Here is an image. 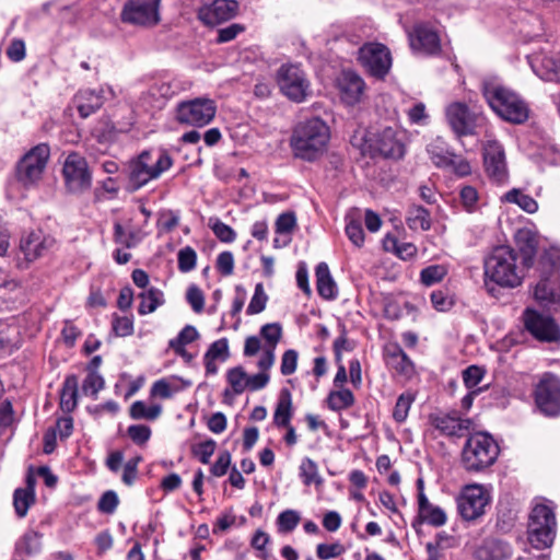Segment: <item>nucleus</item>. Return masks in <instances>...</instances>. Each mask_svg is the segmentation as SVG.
Listing matches in <instances>:
<instances>
[{"label": "nucleus", "mask_w": 560, "mask_h": 560, "mask_svg": "<svg viewBox=\"0 0 560 560\" xmlns=\"http://www.w3.org/2000/svg\"><path fill=\"white\" fill-rule=\"evenodd\" d=\"M55 244V238L44 235L43 231H31L23 236L20 242V248L25 259L34 261L42 257L45 252Z\"/></svg>", "instance_id": "nucleus-27"}, {"label": "nucleus", "mask_w": 560, "mask_h": 560, "mask_svg": "<svg viewBox=\"0 0 560 560\" xmlns=\"http://www.w3.org/2000/svg\"><path fill=\"white\" fill-rule=\"evenodd\" d=\"M488 501L482 486H466L456 499L458 514L465 521H475L485 514Z\"/></svg>", "instance_id": "nucleus-19"}, {"label": "nucleus", "mask_w": 560, "mask_h": 560, "mask_svg": "<svg viewBox=\"0 0 560 560\" xmlns=\"http://www.w3.org/2000/svg\"><path fill=\"white\" fill-rule=\"evenodd\" d=\"M459 199L467 212H474L477 209L479 194L474 186L465 185L459 190Z\"/></svg>", "instance_id": "nucleus-60"}, {"label": "nucleus", "mask_w": 560, "mask_h": 560, "mask_svg": "<svg viewBox=\"0 0 560 560\" xmlns=\"http://www.w3.org/2000/svg\"><path fill=\"white\" fill-rule=\"evenodd\" d=\"M119 504V499L114 490L105 491L98 502L97 510L104 514H113Z\"/></svg>", "instance_id": "nucleus-62"}, {"label": "nucleus", "mask_w": 560, "mask_h": 560, "mask_svg": "<svg viewBox=\"0 0 560 560\" xmlns=\"http://www.w3.org/2000/svg\"><path fill=\"white\" fill-rule=\"evenodd\" d=\"M112 330L117 337H129L135 331L132 316L113 315Z\"/></svg>", "instance_id": "nucleus-53"}, {"label": "nucleus", "mask_w": 560, "mask_h": 560, "mask_svg": "<svg viewBox=\"0 0 560 560\" xmlns=\"http://www.w3.org/2000/svg\"><path fill=\"white\" fill-rule=\"evenodd\" d=\"M429 421L431 425L440 431L441 434L450 438H462L470 430L472 420L468 418H460L457 411H452L445 415H430Z\"/></svg>", "instance_id": "nucleus-23"}, {"label": "nucleus", "mask_w": 560, "mask_h": 560, "mask_svg": "<svg viewBox=\"0 0 560 560\" xmlns=\"http://www.w3.org/2000/svg\"><path fill=\"white\" fill-rule=\"evenodd\" d=\"M341 101L350 106L358 104L365 89L363 79L354 71H342L337 81Z\"/></svg>", "instance_id": "nucleus-25"}, {"label": "nucleus", "mask_w": 560, "mask_h": 560, "mask_svg": "<svg viewBox=\"0 0 560 560\" xmlns=\"http://www.w3.org/2000/svg\"><path fill=\"white\" fill-rule=\"evenodd\" d=\"M447 275V268L444 265H430L420 272L422 284L430 287L441 282Z\"/></svg>", "instance_id": "nucleus-49"}, {"label": "nucleus", "mask_w": 560, "mask_h": 560, "mask_svg": "<svg viewBox=\"0 0 560 560\" xmlns=\"http://www.w3.org/2000/svg\"><path fill=\"white\" fill-rule=\"evenodd\" d=\"M431 304L438 312H447L454 304V299L448 294L447 290H434L430 295Z\"/></svg>", "instance_id": "nucleus-56"}, {"label": "nucleus", "mask_w": 560, "mask_h": 560, "mask_svg": "<svg viewBox=\"0 0 560 560\" xmlns=\"http://www.w3.org/2000/svg\"><path fill=\"white\" fill-rule=\"evenodd\" d=\"M152 434L151 428L147 424H131L127 429V435L137 445L143 446Z\"/></svg>", "instance_id": "nucleus-59"}, {"label": "nucleus", "mask_w": 560, "mask_h": 560, "mask_svg": "<svg viewBox=\"0 0 560 560\" xmlns=\"http://www.w3.org/2000/svg\"><path fill=\"white\" fill-rule=\"evenodd\" d=\"M161 0H127L120 13L121 22L137 26H154L161 18Z\"/></svg>", "instance_id": "nucleus-16"}, {"label": "nucleus", "mask_w": 560, "mask_h": 560, "mask_svg": "<svg viewBox=\"0 0 560 560\" xmlns=\"http://www.w3.org/2000/svg\"><path fill=\"white\" fill-rule=\"evenodd\" d=\"M505 201L517 205L523 211L533 214L538 210L537 201L517 188L509 190L504 196Z\"/></svg>", "instance_id": "nucleus-41"}, {"label": "nucleus", "mask_w": 560, "mask_h": 560, "mask_svg": "<svg viewBox=\"0 0 560 560\" xmlns=\"http://www.w3.org/2000/svg\"><path fill=\"white\" fill-rule=\"evenodd\" d=\"M447 522L446 513L440 506L433 505L424 493L418 495L417 524H429L441 527Z\"/></svg>", "instance_id": "nucleus-29"}, {"label": "nucleus", "mask_w": 560, "mask_h": 560, "mask_svg": "<svg viewBox=\"0 0 560 560\" xmlns=\"http://www.w3.org/2000/svg\"><path fill=\"white\" fill-rule=\"evenodd\" d=\"M42 533L27 529L15 542V555L32 557L39 553L42 551Z\"/></svg>", "instance_id": "nucleus-34"}, {"label": "nucleus", "mask_w": 560, "mask_h": 560, "mask_svg": "<svg viewBox=\"0 0 560 560\" xmlns=\"http://www.w3.org/2000/svg\"><path fill=\"white\" fill-rule=\"evenodd\" d=\"M299 352L294 349H288L281 357L280 372L284 376H289L296 371Z\"/></svg>", "instance_id": "nucleus-64"}, {"label": "nucleus", "mask_w": 560, "mask_h": 560, "mask_svg": "<svg viewBox=\"0 0 560 560\" xmlns=\"http://www.w3.org/2000/svg\"><path fill=\"white\" fill-rule=\"evenodd\" d=\"M383 355L387 368L398 375L410 377L415 373V364L398 342L385 345Z\"/></svg>", "instance_id": "nucleus-26"}, {"label": "nucleus", "mask_w": 560, "mask_h": 560, "mask_svg": "<svg viewBox=\"0 0 560 560\" xmlns=\"http://www.w3.org/2000/svg\"><path fill=\"white\" fill-rule=\"evenodd\" d=\"M529 65L541 80L560 84V51L534 52Z\"/></svg>", "instance_id": "nucleus-21"}, {"label": "nucleus", "mask_w": 560, "mask_h": 560, "mask_svg": "<svg viewBox=\"0 0 560 560\" xmlns=\"http://www.w3.org/2000/svg\"><path fill=\"white\" fill-rule=\"evenodd\" d=\"M104 93L102 90H80L72 98V103L77 108L81 118H88L96 113L104 104Z\"/></svg>", "instance_id": "nucleus-28"}, {"label": "nucleus", "mask_w": 560, "mask_h": 560, "mask_svg": "<svg viewBox=\"0 0 560 560\" xmlns=\"http://www.w3.org/2000/svg\"><path fill=\"white\" fill-rule=\"evenodd\" d=\"M294 416V407L292 402V393L289 388L283 387L280 389L276 408L273 412V425L281 429V427H289Z\"/></svg>", "instance_id": "nucleus-30"}, {"label": "nucleus", "mask_w": 560, "mask_h": 560, "mask_svg": "<svg viewBox=\"0 0 560 560\" xmlns=\"http://www.w3.org/2000/svg\"><path fill=\"white\" fill-rule=\"evenodd\" d=\"M330 130L324 119L313 117L299 122L293 129L290 147L295 158L315 162L326 152Z\"/></svg>", "instance_id": "nucleus-2"}, {"label": "nucleus", "mask_w": 560, "mask_h": 560, "mask_svg": "<svg viewBox=\"0 0 560 560\" xmlns=\"http://www.w3.org/2000/svg\"><path fill=\"white\" fill-rule=\"evenodd\" d=\"M78 376L75 374H69L65 377L62 387L60 389L59 408L65 413H71L78 406Z\"/></svg>", "instance_id": "nucleus-33"}, {"label": "nucleus", "mask_w": 560, "mask_h": 560, "mask_svg": "<svg viewBox=\"0 0 560 560\" xmlns=\"http://www.w3.org/2000/svg\"><path fill=\"white\" fill-rule=\"evenodd\" d=\"M50 156L48 143H38L22 155L14 166L16 182L25 189L34 188L42 180Z\"/></svg>", "instance_id": "nucleus-9"}, {"label": "nucleus", "mask_w": 560, "mask_h": 560, "mask_svg": "<svg viewBox=\"0 0 560 560\" xmlns=\"http://www.w3.org/2000/svg\"><path fill=\"white\" fill-rule=\"evenodd\" d=\"M36 501V494L25 491L23 488H18L13 493V506L18 517H25L28 509Z\"/></svg>", "instance_id": "nucleus-44"}, {"label": "nucleus", "mask_w": 560, "mask_h": 560, "mask_svg": "<svg viewBox=\"0 0 560 560\" xmlns=\"http://www.w3.org/2000/svg\"><path fill=\"white\" fill-rule=\"evenodd\" d=\"M268 302V295L264 290V284L261 282L255 285L254 295L250 299V302L246 308L247 315H255L261 313L266 308V304Z\"/></svg>", "instance_id": "nucleus-51"}, {"label": "nucleus", "mask_w": 560, "mask_h": 560, "mask_svg": "<svg viewBox=\"0 0 560 560\" xmlns=\"http://www.w3.org/2000/svg\"><path fill=\"white\" fill-rule=\"evenodd\" d=\"M210 228L215 237L222 243H232L236 238V232L219 219H215V221L210 224Z\"/></svg>", "instance_id": "nucleus-61"}, {"label": "nucleus", "mask_w": 560, "mask_h": 560, "mask_svg": "<svg viewBox=\"0 0 560 560\" xmlns=\"http://www.w3.org/2000/svg\"><path fill=\"white\" fill-rule=\"evenodd\" d=\"M113 238L116 244H120L126 248H135L142 241L140 231H129L126 233L119 222L114 223Z\"/></svg>", "instance_id": "nucleus-43"}, {"label": "nucleus", "mask_w": 560, "mask_h": 560, "mask_svg": "<svg viewBox=\"0 0 560 560\" xmlns=\"http://www.w3.org/2000/svg\"><path fill=\"white\" fill-rule=\"evenodd\" d=\"M296 226V215L293 211L281 213L275 223L277 234L291 233Z\"/></svg>", "instance_id": "nucleus-63"}, {"label": "nucleus", "mask_w": 560, "mask_h": 560, "mask_svg": "<svg viewBox=\"0 0 560 560\" xmlns=\"http://www.w3.org/2000/svg\"><path fill=\"white\" fill-rule=\"evenodd\" d=\"M315 277L318 295L326 301L337 299L338 288L325 261L317 264L315 267Z\"/></svg>", "instance_id": "nucleus-31"}, {"label": "nucleus", "mask_w": 560, "mask_h": 560, "mask_svg": "<svg viewBox=\"0 0 560 560\" xmlns=\"http://www.w3.org/2000/svg\"><path fill=\"white\" fill-rule=\"evenodd\" d=\"M350 143L360 150L362 156L371 159L383 158L399 161L406 154L404 141L398 137L397 130L392 127L375 131H355L350 138Z\"/></svg>", "instance_id": "nucleus-4"}, {"label": "nucleus", "mask_w": 560, "mask_h": 560, "mask_svg": "<svg viewBox=\"0 0 560 560\" xmlns=\"http://www.w3.org/2000/svg\"><path fill=\"white\" fill-rule=\"evenodd\" d=\"M354 402V395L349 388L330 390L326 398L327 407L337 412L352 407Z\"/></svg>", "instance_id": "nucleus-38"}, {"label": "nucleus", "mask_w": 560, "mask_h": 560, "mask_svg": "<svg viewBox=\"0 0 560 560\" xmlns=\"http://www.w3.org/2000/svg\"><path fill=\"white\" fill-rule=\"evenodd\" d=\"M237 7L235 0H213L199 9L198 19L205 25L214 26L234 18Z\"/></svg>", "instance_id": "nucleus-24"}, {"label": "nucleus", "mask_w": 560, "mask_h": 560, "mask_svg": "<svg viewBox=\"0 0 560 560\" xmlns=\"http://www.w3.org/2000/svg\"><path fill=\"white\" fill-rule=\"evenodd\" d=\"M301 521L299 512L295 510H285L277 517V527L279 533H291Z\"/></svg>", "instance_id": "nucleus-52"}, {"label": "nucleus", "mask_w": 560, "mask_h": 560, "mask_svg": "<svg viewBox=\"0 0 560 560\" xmlns=\"http://www.w3.org/2000/svg\"><path fill=\"white\" fill-rule=\"evenodd\" d=\"M280 92L291 102L303 103L312 95L311 83L305 71L298 63H283L276 73Z\"/></svg>", "instance_id": "nucleus-10"}, {"label": "nucleus", "mask_w": 560, "mask_h": 560, "mask_svg": "<svg viewBox=\"0 0 560 560\" xmlns=\"http://www.w3.org/2000/svg\"><path fill=\"white\" fill-rule=\"evenodd\" d=\"M406 223L412 231H429L432 225L431 213L423 206L411 205L407 209Z\"/></svg>", "instance_id": "nucleus-35"}, {"label": "nucleus", "mask_w": 560, "mask_h": 560, "mask_svg": "<svg viewBox=\"0 0 560 560\" xmlns=\"http://www.w3.org/2000/svg\"><path fill=\"white\" fill-rule=\"evenodd\" d=\"M205 359L219 360L224 362L230 357V348L228 338L223 337L213 341L205 353Z\"/></svg>", "instance_id": "nucleus-50"}, {"label": "nucleus", "mask_w": 560, "mask_h": 560, "mask_svg": "<svg viewBox=\"0 0 560 560\" xmlns=\"http://www.w3.org/2000/svg\"><path fill=\"white\" fill-rule=\"evenodd\" d=\"M152 158L151 150H143L139 155L132 158L122 171L127 180L125 189L135 192L147 185L150 180L159 178L164 172L173 166L174 160L166 149L158 150V159L150 165Z\"/></svg>", "instance_id": "nucleus-5"}, {"label": "nucleus", "mask_w": 560, "mask_h": 560, "mask_svg": "<svg viewBox=\"0 0 560 560\" xmlns=\"http://www.w3.org/2000/svg\"><path fill=\"white\" fill-rule=\"evenodd\" d=\"M410 48L427 57H438L442 54L439 32L427 22L416 23L408 34Z\"/></svg>", "instance_id": "nucleus-17"}, {"label": "nucleus", "mask_w": 560, "mask_h": 560, "mask_svg": "<svg viewBox=\"0 0 560 560\" xmlns=\"http://www.w3.org/2000/svg\"><path fill=\"white\" fill-rule=\"evenodd\" d=\"M62 176L67 189L72 194H81L92 186V172L88 161L78 152H70L62 166Z\"/></svg>", "instance_id": "nucleus-14"}, {"label": "nucleus", "mask_w": 560, "mask_h": 560, "mask_svg": "<svg viewBox=\"0 0 560 560\" xmlns=\"http://www.w3.org/2000/svg\"><path fill=\"white\" fill-rule=\"evenodd\" d=\"M447 122L457 138L477 133L478 116L464 102H453L445 110Z\"/></svg>", "instance_id": "nucleus-20"}, {"label": "nucleus", "mask_w": 560, "mask_h": 560, "mask_svg": "<svg viewBox=\"0 0 560 560\" xmlns=\"http://www.w3.org/2000/svg\"><path fill=\"white\" fill-rule=\"evenodd\" d=\"M260 336L265 339L266 343L262 348V353L271 352L273 357H276L275 351L278 342L282 336V326L280 323H270L261 326Z\"/></svg>", "instance_id": "nucleus-39"}, {"label": "nucleus", "mask_w": 560, "mask_h": 560, "mask_svg": "<svg viewBox=\"0 0 560 560\" xmlns=\"http://www.w3.org/2000/svg\"><path fill=\"white\" fill-rule=\"evenodd\" d=\"M217 443L212 439L195 443L190 447V453L194 458H197L202 464H209L211 456L214 454Z\"/></svg>", "instance_id": "nucleus-48"}, {"label": "nucleus", "mask_w": 560, "mask_h": 560, "mask_svg": "<svg viewBox=\"0 0 560 560\" xmlns=\"http://www.w3.org/2000/svg\"><path fill=\"white\" fill-rule=\"evenodd\" d=\"M299 477L304 486H322L324 480L318 474V466L315 460L304 457L299 467Z\"/></svg>", "instance_id": "nucleus-40"}, {"label": "nucleus", "mask_w": 560, "mask_h": 560, "mask_svg": "<svg viewBox=\"0 0 560 560\" xmlns=\"http://www.w3.org/2000/svg\"><path fill=\"white\" fill-rule=\"evenodd\" d=\"M162 412L160 405L147 406L143 400H136L129 408V416L133 420H155Z\"/></svg>", "instance_id": "nucleus-42"}, {"label": "nucleus", "mask_w": 560, "mask_h": 560, "mask_svg": "<svg viewBox=\"0 0 560 560\" xmlns=\"http://www.w3.org/2000/svg\"><path fill=\"white\" fill-rule=\"evenodd\" d=\"M483 287L493 298L500 289H515L520 287L526 273L525 267L517 264V253L510 245H499L483 259Z\"/></svg>", "instance_id": "nucleus-1"}, {"label": "nucleus", "mask_w": 560, "mask_h": 560, "mask_svg": "<svg viewBox=\"0 0 560 560\" xmlns=\"http://www.w3.org/2000/svg\"><path fill=\"white\" fill-rule=\"evenodd\" d=\"M557 534V518L553 508L545 504H536L528 516L527 540L537 549H548L553 545Z\"/></svg>", "instance_id": "nucleus-8"}, {"label": "nucleus", "mask_w": 560, "mask_h": 560, "mask_svg": "<svg viewBox=\"0 0 560 560\" xmlns=\"http://www.w3.org/2000/svg\"><path fill=\"white\" fill-rule=\"evenodd\" d=\"M413 401L415 395L409 392H405L398 396L395 407L393 409V419L397 423H402L406 421L408 412Z\"/></svg>", "instance_id": "nucleus-47"}, {"label": "nucleus", "mask_w": 560, "mask_h": 560, "mask_svg": "<svg viewBox=\"0 0 560 560\" xmlns=\"http://www.w3.org/2000/svg\"><path fill=\"white\" fill-rule=\"evenodd\" d=\"M536 409L547 418L560 416V377L545 372L534 385L532 393Z\"/></svg>", "instance_id": "nucleus-12"}, {"label": "nucleus", "mask_w": 560, "mask_h": 560, "mask_svg": "<svg viewBox=\"0 0 560 560\" xmlns=\"http://www.w3.org/2000/svg\"><path fill=\"white\" fill-rule=\"evenodd\" d=\"M453 536L448 535L446 532H439L434 537V541H429L425 544V551L428 555L427 560H440L442 555L440 553V549L451 548L450 544L453 540Z\"/></svg>", "instance_id": "nucleus-45"}, {"label": "nucleus", "mask_w": 560, "mask_h": 560, "mask_svg": "<svg viewBox=\"0 0 560 560\" xmlns=\"http://www.w3.org/2000/svg\"><path fill=\"white\" fill-rule=\"evenodd\" d=\"M138 298L141 300L138 306L139 315L153 313L159 306L165 303L164 293L155 287L140 292Z\"/></svg>", "instance_id": "nucleus-37"}, {"label": "nucleus", "mask_w": 560, "mask_h": 560, "mask_svg": "<svg viewBox=\"0 0 560 560\" xmlns=\"http://www.w3.org/2000/svg\"><path fill=\"white\" fill-rule=\"evenodd\" d=\"M462 374L465 387L475 390L474 388L482 381L486 371L483 368L472 364L466 368Z\"/></svg>", "instance_id": "nucleus-58"}, {"label": "nucleus", "mask_w": 560, "mask_h": 560, "mask_svg": "<svg viewBox=\"0 0 560 560\" xmlns=\"http://www.w3.org/2000/svg\"><path fill=\"white\" fill-rule=\"evenodd\" d=\"M358 61L370 75L383 80L392 68L393 59L386 45L369 42L359 48Z\"/></svg>", "instance_id": "nucleus-13"}, {"label": "nucleus", "mask_w": 560, "mask_h": 560, "mask_svg": "<svg viewBox=\"0 0 560 560\" xmlns=\"http://www.w3.org/2000/svg\"><path fill=\"white\" fill-rule=\"evenodd\" d=\"M481 94L489 107L504 121L522 125L529 117V107L524 98L512 89L494 80H485Z\"/></svg>", "instance_id": "nucleus-3"}, {"label": "nucleus", "mask_w": 560, "mask_h": 560, "mask_svg": "<svg viewBox=\"0 0 560 560\" xmlns=\"http://www.w3.org/2000/svg\"><path fill=\"white\" fill-rule=\"evenodd\" d=\"M427 151L436 167L446 168L448 165H452V154H454V151L450 150L441 138H436L428 144Z\"/></svg>", "instance_id": "nucleus-36"}, {"label": "nucleus", "mask_w": 560, "mask_h": 560, "mask_svg": "<svg viewBox=\"0 0 560 560\" xmlns=\"http://www.w3.org/2000/svg\"><path fill=\"white\" fill-rule=\"evenodd\" d=\"M215 114V101L210 97L199 96L177 103L174 118L179 125L201 128L210 124Z\"/></svg>", "instance_id": "nucleus-11"}, {"label": "nucleus", "mask_w": 560, "mask_h": 560, "mask_svg": "<svg viewBox=\"0 0 560 560\" xmlns=\"http://www.w3.org/2000/svg\"><path fill=\"white\" fill-rule=\"evenodd\" d=\"M523 323L530 336L540 342H560V325L552 315H545L533 307L523 312Z\"/></svg>", "instance_id": "nucleus-15"}, {"label": "nucleus", "mask_w": 560, "mask_h": 560, "mask_svg": "<svg viewBox=\"0 0 560 560\" xmlns=\"http://www.w3.org/2000/svg\"><path fill=\"white\" fill-rule=\"evenodd\" d=\"M105 387V380L98 373H88L82 383V390L85 395H91L94 399L100 390Z\"/></svg>", "instance_id": "nucleus-57"}, {"label": "nucleus", "mask_w": 560, "mask_h": 560, "mask_svg": "<svg viewBox=\"0 0 560 560\" xmlns=\"http://www.w3.org/2000/svg\"><path fill=\"white\" fill-rule=\"evenodd\" d=\"M513 240L517 259L521 258V264L528 271L534 267L537 257L539 247L538 233L528 228H522L515 232Z\"/></svg>", "instance_id": "nucleus-22"}, {"label": "nucleus", "mask_w": 560, "mask_h": 560, "mask_svg": "<svg viewBox=\"0 0 560 560\" xmlns=\"http://www.w3.org/2000/svg\"><path fill=\"white\" fill-rule=\"evenodd\" d=\"M276 360V357L271 354V352H266V354H261L259 360L257 361V368L259 370L258 373L254 375H247V389L250 392H256L265 388L269 381L270 375L268 371L271 369Z\"/></svg>", "instance_id": "nucleus-32"}, {"label": "nucleus", "mask_w": 560, "mask_h": 560, "mask_svg": "<svg viewBox=\"0 0 560 560\" xmlns=\"http://www.w3.org/2000/svg\"><path fill=\"white\" fill-rule=\"evenodd\" d=\"M483 167L488 178L495 184H504L509 178L505 151L498 140H488L482 152Z\"/></svg>", "instance_id": "nucleus-18"}, {"label": "nucleus", "mask_w": 560, "mask_h": 560, "mask_svg": "<svg viewBox=\"0 0 560 560\" xmlns=\"http://www.w3.org/2000/svg\"><path fill=\"white\" fill-rule=\"evenodd\" d=\"M500 446L486 431L469 433L460 454L463 468L468 472H482L498 459Z\"/></svg>", "instance_id": "nucleus-6"}, {"label": "nucleus", "mask_w": 560, "mask_h": 560, "mask_svg": "<svg viewBox=\"0 0 560 560\" xmlns=\"http://www.w3.org/2000/svg\"><path fill=\"white\" fill-rule=\"evenodd\" d=\"M197 264V253L191 246H185L178 250L177 267L180 272L191 271Z\"/></svg>", "instance_id": "nucleus-54"}, {"label": "nucleus", "mask_w": 560, "mask_h": 560, "mask_svg": "<svg viewBox=\"0 0 560 560\" xmlns=\"http://www.w3.org/2000/svg\"><path fill=\"white\" fill-rule=\"evenodd\" d=\"M540 278L534 289L537 303L553 314H560V278L553 255L545 250L538 260Z\"/></svg>", "instance_id": "nucleus-7"}, {"label": "nucleus", "mask_w": 560, "mask_h": 560, "mask_svg": "<svg viewBox=\"0 0 560 560\" xmlns=\"http://www.w3.org/2000/svg\"><path fill=\"white\" fill-rule=\"evenodd\" d=\"M199 338V332L192 325H186L178 335L168 341V347L173 348H182L187 345L196 341Z\"/></svg>", "instance_id": "nucleus-55"}, {"label": "nucleus", "mask_w": 560, "mask_h": 560, "mask_svg": "<svg viewBox=\"0 0 560 560\" xmlns=\"http://www.w3.org/2000/svg\"><path fill=\"white\" fill-rule=\"evenodd\" d=\"M225 376L228 384L233 389V394L241 395L247 389V373L242 365L229 369Z\"/></svg>", "instance_id": "nucleus-46"}]
</instances>
